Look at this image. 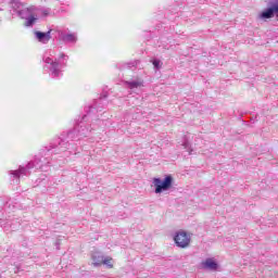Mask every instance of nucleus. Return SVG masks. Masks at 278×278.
Returning a JSON list of instances; mask_svg holds the SVG:
<instances>
[{
    "label": "nucleus",
    "mask_w": 278,
    "mask_h": 278,
    "mask_svg": "<svg viewBox=\"0 0 278 278\" xmlns=\"http://www.w3.org/2000/svg\"><path fill=\"white\" fill-rule=\"evenodd\" d=\"M174 178L172 175L165 176L163 182L161 178H154L153 182L155 185V193H162V191H166L173 187Z\"/></svg>",
    "instance_id": "nucleus-1"
},
{
    "label": "nucleus",
    "mask_w": 278,
    "mask_h": 278,
    "mask_svg": "<svg viewBox=\"0 0 278 278\" xmlns=\"http://www.w3.org/2000/svg\"><path fill=\"white\" fill-rule=\"evenodd\" d=\"M174 241L178 248H188L191 243V236L185 230H179L176 232Z\"/></svg>",
    "instance_id": "nucleus-2"
},
{
    "label": "nucleus",
    "mask_w": 278,
    "mask_h": 278,
    "mask_svg": "<svg viewBox=\"0 0 278 278\" xmlns=\"http://www.w3.org/2000/svg\"><path fill=\"white\" fill-rule=\"evenodd\" d=\"M92 261H93V265L96 266H101V265H105L109 269H113L114 267V262L112 256H106V258H103L100 256H92Z\"/></svg>",
    "instance_id": "nucleus-3"
},
{
    "label": "nucleus",
    "mask_w": 278,
    "mask_h": 278,
    "mask_svg": "<svg viewBox=\"0 0 278 278\" xmlns=\"http://www.w3.org/2000/svg\"><path fill=\"white\" fill-rule=\"evenodd\" d=\"M278 16V3H274L271 8H267L264 12H262L263 18H271L274 15Z\"/></svg>",
    "instance_id": "nucleus-4"
},
{
    "label": "nucleus",
    "mask_w": 278,
    "mask_h": 278,
    "mask_svg": "<svg viewBox=\"0 0 278 278\" xmlns=\"http://www.w3.org/2000/svg\"><path fill=\"white\" fill-rule=\"evenodd\" d=\"M201 265L202 269H212L214 271L218 269V265L214 258H206V261H202Z\"/></svg>",
    "instance_id": "nucleus-5"
},
{
    "label": "nucleus",
    "mask_w": 278,
    "mask_h": 278,
    "mask_svg": "<svg viewBox=\"0 0 278 278\" xmlns=\"http://www.w3.org/2000/svg\"><path fill=\"white\" fill-rule=\"evenodd\" d=\"M35 36L39 42H49L51 40V29L48 31H35Z\"/></svg>",
    "instance_id": "nucleus-6"
},
{
    "label": "nucleus",
    "mask_w": 278,
    "mask_h": 278,
    "mask_svg": "<svg viewBox=\"0 0 278 278\" xmlns=\"http://www.w3.org/2000/svg\"><path fill=\"white\" fill-rule=\"evenodd\" d=\"M64 40H68L70 42H74L77 40V36H75V34H67L66 36H64Z\"/></svg>",
    "instance_id": "nucleus-7"
},
{
    "label": "nucleus",
    "mask_w": 278,
    "mask_h": 278,
    "mask_svg": "<svg viewBox=\"0 0 278 278\" xmlns=\"http://www.w3.org/2000/svg\"><path fill=\"white\" fill-rule=\"evenodd\" d=\"M35 21H37L36 16L31 15L29 16L28 21H27V25H33L35 23Z\"/></svg>",
    "instance_id": "nucleus-8"
},
{
    "label": "nucleus",
    "mask_w": 278,
    "mask_h": 278,
    "mask_svg": "<svg viewBox=\"0 0 278 278\" xmlns=\"http://www.w3.org/2000/svg\"><path fill=\"white\" fill-rule=\"evenodd\" d=\"M139 86H142L140 81H131L130 88H139Z\"/></svg>",
    "instance_id": "nucleus-9"
},
{
    "label": "nucleus",
    "mask_w": 278,
    "mask_h": 278,
    "mask_svg": "<svg viewBox=\"0 0 278 278\" xmlns=\"http://www.w3.org/2000/svg\"><path fill=\"white\" fill-rule=\"evenodd\" d=\"M153 65H154L156 68H160V66H161L160 60H154V61H153Z\"/></svg>",
    "instance_id": "nucleus-10"
},
{
    "label": "nucleus",
    "mask_w": 278,
    "mask_h": 278,
    "mask_svg": "<svg viewBox=\"0 0 278 278\" xmlns=\"http://www.w3.org/2000/svg\"><path fill=\"white\" fill-rule=\"evenodd\" d=\"M53 66H54V68H58L59 63H58V62H54Z\"/></svg>",
    "instance_id": "nucleus-11"
}]
</instances>
